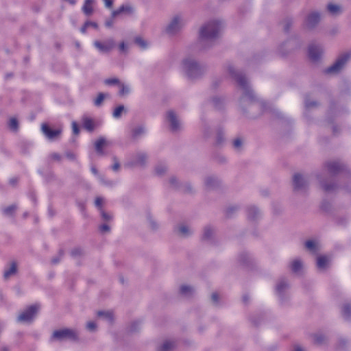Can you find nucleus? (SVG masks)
Listing matches in <instances>:
<instances>
[{
  "mask_svg": "<svg viewBox=\"0 0 351 351\" xmlns=\"http://www.w3.org/2000/svg\"><path fill=\"white\" fill-rule=\"evenodd\" d=\"M173 231L176 235L179 237L188 238L193 234L194 230L190 223L181 221L175 226Z\"/></svg>",
  "mask_w": 351,
  "mask_h": 351,
  "instance_id": "obj_9",
  "label": "nucleus"
},
{
  "mask_svg": "<svg viewBox=\"0 0 351 351\" xmlns=\"http://www.w3.org/2000/svg\"><path fill=\"white\" fill-rule=\"evenodd\" d=\"M108 95H109L108 93H99L98 94L97 97L94 101L95 106H100L102 104V103H103L104 100L105 99V98L106 97H108Z\"/></svg>",
  "mask_w": 351,
  "mask_h": 351,
  "instance_id": "obj_39",
  "label": "nucleus"
},
{
  "mask_svg": "<svg viewBox=\"0 0 351 351\" xmlns=\"http://www.w3.org/2000/svg\"><path fill=\"white\" fill-rule=\"evenodd\" d=\"M346 345H347V341L344 339H341L338 343L337 349L339 351H343L344 350V348L346 346Z\"/></svg>",
  "mask_w": 351,
  "mask_h": 351,
  "instance_id": "obj_57",
  "label": "nucleus"
},
{
  "mask_svg": "<svg viewBox=\"0 0 351 351\" xmlns=\"http://www.w3.org/2000/svg\"><path fill=\"white\" fill-rule=\"evenodd\" d=\"M145 132V128L143 126H137L132 130V138L136 140L143 135Z\"/></svg>",
  "mask_w": 351,
  "mask_h": 351,
  "instance_id": "obj_34",
  "label": "nucleus"
},
{
  "mask_svg": "<svg viewBox=\"0 0 351 351\" xmlns=\"http://www.w3.org/2000/svg\"><path fill=\"white\" fill-rule=\"evenodd\" d=\"M326 337L323 335H316L315 336V341L317 344H323L326 342Z\"/></svg>",
  "mask_w": 351,
  "mask_h": 351,
  "instance_id": "obj_46",
  "label": "nucleus"
},
{
  "mask_svg": "<svg viewBox=\"0 0 351 351\" xmlns=\"http://www.w3.org/2000/svg\"><path fill=\"white\" fill-rule=\"evenodd\" d=\"M17 272V264L16 262H12L9 268L5 269L3 273V277L5 280L15 275Z\"/></svg>",
  "mask_w": 351,
  "mask_h": 351,
  "instance_id": "obj_26",
  "label": "nucleus"
},
{
  "mask_svg": "<svg viewBox=\"0 0 351 351\" xmlns=\"http://www.w3.org/2000/svg\"><path fill=\"white\" fill-rule=\"evenodd\" d=\"M134 12L135 8L130 3H126L122 5L119 9L114 10L112 12V18H115L121 14L130 16H132L134 14Z\"/></svg>",
  "mask_w": 351,
  "mask_h": 351,
  "instance_id": "obj_16",
  "label": "nucleus"
},
{
  "mask_svg": "<svg viewBox=\"0 0 351 351\" xmlns=\"http://www.w3.org/2000/svg\"><path fill=\"white\" fill-rule=\"evenodd\" d=\"M321 16L317 12L310 13L306 18L304 21L305 27L308 29H314L319 23Z\"/></svg>",
  "mask_w": 351,
  "mask_h": 351,
  "instance_id": "obj_14",
  "label": "nucleus"
},
{
  "mask_svg": "<svg viewBox=\"0 0 351 351\" xmlns=\"http://www.w3.org/2000/svg\"><path fill=\"white\" fill-rule=\"evenodd\" d=\"M94 3V0H85L84 3L82 8L83 13L86 16H90L93 14L94 9L93 4Z\"/></svg>",
  "mask_w": 351,
  "mask_h": 351,
  "instance_id": "obj_25",
  "label": "nucleus"
},
{
  "mask_svg": "<svg viewBox=\"0 0 351 351\" xmlns=\"http://www.w3.org/2000/svg\"><path fill=\"white\" fill-rule=\"evenodd\" d=\"M100 213H101L102 219L104 221H110L112 220V216L110 214L105 212L103 209H101Z\"/></svg>",
  "mask_w": 351,
  "mask_h": 351,
  "instance_id": "obj_48",
  "label": "nucleus"
},
{
  "mask_svg": "<svg viewBox=\"0 0 351 351\" xmlns=\"http://www.w3.org/2000/svg\"><path fill=\"white\" fill-rule=\"evenodd\" d=\"M226 70L230 76L237 82L242 90L243 95L241 98V104L245 105V103L252 102L255 97L246 77L242 73L238 71L231 63L227 64Z\"/></svg>",
  "mask_w": 351,
  "mask_h": 351,
  "instance_id": "obj_3",
  "label": "nucleus"
},
{
  "mask_svg": "<svg viewBox=\"0 0 351 351\" xmlns=\"http://www.w3.org/2000/svg\"><path fill=\"white\" fill-rule=\"evenodd\" d=\"M219 296L218 293H213L211 295V300L213 303V304L217 305L219 302Z\"/></svg>",
  "mask_w": 351,
  "mask_h": 351,
  "instance_id": "obj_60",
  "label": "nucleus"
},
{
  "mask_svg": "<svg viewBox=\"0 0 351 351\" xmlns=\"http://www.w3.org/2000/svg\"><path fill=\"white\" fill-rule=\"evenodd\" d=\"M223 23L219 20H212L204 23L199 30L197 47L206 50L211 47L219 37Z\"/></svg>",
  "mask_w": 351,
  "mask_h": 351,
  "instance_id": "obj_1",
  "label": "nucleus"
},
{
  "mask_svg": "<svg viewBox=\"0 0 351 351\" xmlns=\"http://www.w3.org/2000/svg\"><path fill=\"white\" fill-rule=\"evenodd\" d=\"M41 130L47 138L50 140L56 138L61 132L60 130H51L46 123L42 125Z\"/></svg>",
  "mask_w": 351,
  "mask_h": 351,
  "instance_id": "obj_19",
  "label": "nucleus"
},
{
  "mask_svg": "<svg viewBox=\"0 0 351 351\" xmlns=\"http://www.w3.org/2000/svg\"><path fill=\"white\" fill-rule=\"evenodd\" d=\"M167 119L169 129L173 133H178L182 130V123L174 112L169 111L167 114Z\"/></svg>",
  "mask_w": 351,
  "mask_h": 351,
  "instance_id": "obj_11",
  "label": "nucleus"
},
{
  "mask_svg": "<svg viewBox=\"0 0 351 351\" xmlns=\"http://www.w3.org/2000/svg\"><path fill=\"white\" fill-rule=\"evenodd\" d=\"M78 332L75 330L63 328L53 331L51 341H62L65 340L77 341Z\"/></svg>",
  "mask_w": 351,
  "mask_h": 351,
  "instance_id": "obj_6",
  "label": "nucleus"
},
{
  "mask_svg": "<svg viewBox=\"0 0 351 351\" xmlns=\"http://www.w3.org/2000/svg\"><path fill=\"white\" fill-rule=\"evenodd\" d=\"M350 58L348 53L341 54L337 60L325 70V73L329 74H335L339 73L346 65Z\"/></svg>",
  "mask_w": 351,
  "mask_h": 351,
  "instance_id": "obj_8",
  "label": "nucleus"
},
{
  "mask_svg": "<svg viewBox=\"0 0 351 351\" xmlns=\"http://www.w3.org/2000/svg\"><path fill=\"white\" fill-rule=\"evenodd\" d=\"M119 93L121 96H123V95H128L130 93V88L129 87V86L125 85L121 82L119 83Z\"/></svg>",
  "mask_w": 351,
  "mask_h": 351,
  "instance_id": "obj_40",
  "label": "nucleus"
},
{
  "mask_svg": "<svg viewBox=\"0 0 351 351\" xmlns=\"http://www.w3.org/2000/svg\"><path fill=\"white\" fill-rule=\"evenodd\" d=\"M18 207L16 204H12L1 209L3 214L8 217H13Z\"/></svg>",
  "mask_w": 351,
  "mask_h": 351,
  "instance_id": "obj_29",
  "label": "nucleus"
},
{
  "mask_svg": "<svg viewBox=\"0 0 351 351\" xmlns=\"http://www.w3.org/2000/svg\"><path fill=\"white\" fill-rule=\"evenodd\" d=\"M289 267L293 273L300 274L302 272L304 265L301 259L295 258L290 263Z\"/></svg>",
  "mask_w": 351,
  "mask_h": 351,
  "instance_id": "obj_21",
  "label": "nucleus"
},
{
  "mask_svg": "<svg viewBox=\"0 0 351 351\" xmlns=\"http://www.w3.org/2000/svg\"><path fill=\"white\" fill-rule=\"evenodd\" d=\"M106 145V140L104 137H100L95 143V147L97 152L99 154H103V147Z\"/></svg>",
  "mask_w": 351,
  "mask_h": 351,
  "instance_id": "obj_33",
  "label": "nucleus"
},
{
  "mask_svg": "<svg viewBox=\"0 0 351 351\" xmlns=\"http://www.w3.org/2000/svg\"><path fill=\"white\" fill-rule=\"evenodd\" d=\"M39 310V304H36L29 306L19 313L16 321L19 323L31 324L36 317Z\"/></svg>",
  "mask_w": 351,
  "mask_h": 351,
  "instance_id": "obj_5",
  "label": "nucleus"
},
{
  "mask_svg": "<svg viewBox=\"0 0 351 351\" xmlns=\"http://www.w3.org/2000/svg\"><path fill=\"white\" fill-rule=\"evenodd\" d=\"M224 140L225 138L223 132L221 130L218 131L216 136V144L220 145L223 143Z\"/></svg>",
  "mask_w": 351,
  "mask_h": 351,
  "instance_id": "obj_44",
  "label": "nucleus"
},
{
  "mask_svg": "<svg viewBox=\"0 0 351 351\" xmlns=\"http://www.w3.org/2000/svg\"><path fill=\"white\" fill-rule=\"evenodd\" d=\"M103 202H104V199L101 197H97L95 199V205L96 207H97L99 208V210L100 211H101V209H102L101 206H102Z\"/></svg>",
  "mask_w": 351,
  "mask_h": 351,
  "instance_id": "obj_52",
  "label": "nucleus"
},
{
  "mask_svg": "<svg viewBox=\"0 0 351 351\" xmlns=\"http://www.w3.org/2000/svg\"><path fill=\"white\" fill-rule=\"evenodd\" d=\"M71 254L74 258H78L84 254V250L80 247H76L71 251Z\"/></svg>",
  "mask_w": 351,
  "mask_h": 351,
  "instance_id": "obj_42",
  "label": "nucleus"
},
{
  "mask_svg": "<svg viewBox=\"0 0 351 351\" xmlns=\"http://www.w3.org/2000/svg\"><path fill=\"white\" fill-rule=\"evenodd\" d=\"M178 293L180 295L185 298H189L195 293V289L192 285L188 284H182L179 287Z\"/></svg>",
  "mask_w": 351,
  "mask_h": 351,
  "instance_id": "obj_17",
  "label": "nucleus"
},
{
  "mask_svg": "<svg viewBox=\"0 0 351 351\" xmlns=\"http://www.w3.org/2000/svg\"><path fill=\"white\" fill-rule=\"evenodd\" d=\"M322 188L326 191H330L334 189L335 185L333 184H326L325 183H321Z\"/></svg>",
  "mask_w": 351,
  "mask_h": 351,
  "instance_id": "obj_58",
  "label": "nucleus"
},
{
  "mask_svg": "<svg viewBox=\"0 0 351 351\" xmlns=\"http://www.w3.org/2000/svg\"><path fill=\"white\" fill-rule=\"evenodd\" d=\"M97 324L94 322H88L86 324V328L91 332H94L97 330Z\"/></svg>",
  "mask_w": 351,
  "mask_h": 351,
  "instance_id": "obj_51",
  "label": "nucleus"
},
{
  "mask_svg": "<svg viewBox=\"0 0 351 351\" xmlns=\"http://www.w3.org/2000/svg\"><path fill=\"white\" fill-rule=\"evenodd\" d=\"M243 145L242 140L239 138H237L233 141V147L235 149L239 150Z\"/></svg>",
  "mask_w": 351,
  "mask_h": 351,
  "instance_id": "obj_50",
  "label": "nucleus"
},
{
  "mask_svg": "<svg viewBox=\"0 0 351 351\" xmlns=\"http://www.w3.org/2000/svg\"><path fill=\"white\" fill-rule=\"evenodd\" d=\"M62 256H63V252H62V251H60L58 255L56 257H53L51 259V263L54 264V265L58 264L60 262V261Z\"/></svg>",
  "mask_w": 351,
  "mask_h": 351,
  "instance_id": "obj_54",
  "label": "nucleus"
},
{
  "mask_svg": "<svg viewBox=\"0 0 351 351\" xmlns=\"http://www.w3.org/2000/svg\"><path fill=\"white\" fill-rule=\"evenodd\" d=\"M112 160L114 162V164L112 166V169L114 171H118L120 169V163H119V161L118 160V158L116 157V156H114L112 158Z\"/></svg>",
  "mask_w": 351,
  "mask_h": 351,
  "instance_id": "obj_49",
  "label": "nucleus"
},
{
  "mask_svg": "<svg viewBox=\"0 0 351 351\" xmlns=\"http://www.w3.org/2000/svg\"><path fill=\"white\" fill-rule=\"evenodd\" d=\"M72 129H73V132L74 134L77 135L79 134L80 129H79V127H78L77 123L75 121H73L72 123Z\"/></svg>",
  "mask_w": 351,
  "mask_h": 351,
  "instance_id": "obj_61",
  "label": "nucleus"
},
{
  "mask_svg": "<svg viewBox=\"0 0 351 351\" xmlns=\"http://www.w3.org/2000/svg\"><path fill=\"white\" fill-rule=\"evenodd\" d=\"M249 256L247 254H242L240 255L239 259L243 264H247Z\"/></svg>",
  "mask_w": 351,
  "mask_h": 351,
  "instance_id": "obj_62",
  "label": "nucleus"
},
{
  "mask_svg": "<svg viewBox=\"0 0 351 351\" xmlns=\"http://www.w3.org/2000/svg\"><path fill=\"white\" fill-rule=\"evenodd\" d=\"M289 288L288 282L285 279H282L277 283L276 289L278 295L282 297Z\"/></svg>",
  "mask_w": 351,
  "mask_h": 351,
  "instance_id": "obj_24",
  "label": "nucleus"
},
{
  "mask_svg": "<svg viewBox=\"0 0 351 351\" xmlns=\"http://www.w3.org/2000/svg\"><path fill=\"white\" fill-rule=\"evenodd\" d=\"M327 10L332 15H337L341 12V7L334 3H329L327 5Z\"/></svg>",
  "mask_w": 351,
  "mask_h": 351,
  "instance_id": "obj_36",
  "label": "nucleus"
},
{
  "mask_svg": "<svg viewBox=\"0 0 351 351\" xmlns=\"http://www.w3.org/2000/svg\"><path fill=\"white\" fill-rule=\"evenodd\" d=\"M292 351H306L304 348L299 344H295L293 347Z\"/></svg>",
  "mask_w": 351,
  "mask_h": 351,
  "instance_id": "obj_63",
  "label": "nucleus"
},
{
  "mask_svg": "<svg viewBox=\"0 0 351 351\" xmlns=\"http://www.w3.org/2000/svg\"><path fill=\"white\" fill-rule=\"evenodd\" d=\"M326 167L328 173L331 174L336 173L341 170V165L337 162H330L326 165Z\"/></svg>",
  "mask_w": 351,
  "mask_h": 351,
  "instance_id": "obj_28",
  "label": "nucleus"
},
{
  "mask_svg": "<svg viewBox=\"0 0 351 351\" xmlns=\"http://www.w3.org/2000/svg\"><path fill=\"white\" fill-rule=\"evenodd\" d=\"M204 186L207 190H212L219 186V180L215 176H207L204 178Z\"/></svg>",
  "mask_w": 351,
  "mask_h": 351,
  "instance_id": "obj_18",
  "label": "nucleus"
},
{
  "mask_svg": "<svg viewBox=\"0 0 351 351\" xmlns=\"http://www.w3.org/2000/svg\"><path fill=\"white\" fill-rule=\"evenodd\" d=\"M104 83L106 85H119L120 83V81L118 78L114 77V78H108L104 80Z\"/></svg>",
  "mask_w": 351,
  "mask_h": 351,
  "instance_id": "obj_45",
  "label": "nucleus"
},
{
  "mask_svg": "<svg viewBox=\"0 0 351 351\" xmlns=\"http://www.w3.org/2000/svg\"><path fill=\"white\" fill-rule=\"evenodd\" d=\"M308 178L307 176L295 173L293 177V184L296 191H304L308 186Z\"/></svg>",
  "mask_w": 351,
  "mask_h": 351,
  "instance_id": "obj_12",
  "label": "nucleus"
},
{
  "mask_svg": "<svg viewBox=\"0 0 351 351\" xmlns=\"http://www.w3.org/2000/svg\"><path fill=\"white\" fill-rule=\"evenodd\" d=\"M99 231L102 233L109 232L110 230V226L106 223L101 225L99 226Z\"/></svg>",
  "mask_w": 351,
  "mask_h": 351,
  "instance_id": "obj_56",
  "label": "nucleus"
},
{
  "mask_svg": "<svg viewBox=\"0 0 351 351\" xmlns=\"http://www.w3.org/2000/svg\"><path fill=\"white\" fill-rule=\"evenodd\" d=\"M261 216V210L255 206H250L247 208V217L250 220L255 221Z\"/></svg>",
  "mask_w": 351,
  "mask_h": 351,
  "instance_id": "obj_20",
  "label": "nucleus"
},
{
  "mask_svg": "<svg viewBox=\"0 0 351 351\" xmlns=\"http://www.w3.org/2000/svg\"><path fill=\"white\" fill-rule=\"evenodd\" d=\"M140 326L139 321H134L131 323L130 326V332H136L138 330Z\"/></svg>",
  "mask_w": 351,
  "mask_h": 351,
  "instance_id": "obj_47",
  "label": "nucleus"
},
{
  "mask_svg": "<svg viewBox=\"0 0 351 351\" xmlns=\"http://www.w3.org/2000/svg\"><path fill=\"white\" fill-rule=\"evenodd\" d=\"M169 187L182 191L185 193H191L193 188L190 183H181L176 176H171L169 178Z\"/></svg>",
  "mask_w": 351,
  "mask_h": 351,
  "instance_id": "obj_10",
  "label": "nucleus"
},
{
  "mask_svg": "<svg viewBox=\"0 0 351 351\" xmlns=\"http://www.w3.org/2000/svg\"><path fill=\"white\" fill-rule=\"evenodd\" d=\"M115 43L113 39H109L104 43H101L98 40L94 42V46L101 53H108L114 47Z\"/></svg>",
  "mask_w": 351,
  "mask_h": 351,
  "instance_id": "obj_15",
  "label": "nucleus"
},
{
  "mask_svg": "<svg viewBox=\"0 0 351 351\" xmlns=\"http://www.w3.org/2000/svg\"><path fill=\"white\" fill-rule=\"evenodd\" d=\"M123 112L126 113L127 110L123 105H120L114 110L112 116L114 119H119Z\"/></svg>",
  "mask_w": 351,
  "mask_h": 351,
  "instance_id": "obj_37",
  "label": "nucleus"
},
{
  "mask_svg": "<svg viewBox=\"0 0 351 351\" xmlns=\"http://www.w3.org/2000/svg\"><path fill=\"white\" fill-rule=\"evenodd\" d=\"M99 180L101 182L106 186H112L114 185V182L111 180H106L103 176H99Z\"/></svg>",
  "mask_w": 351,
  "mask_h": 351,
  "instance_id": "obj_59",
  "label": "nucleus"
},
{
  "mask_svg": "<svg viewBox=\"0 0 351 351\" xmlns=\"http://www.w3.org/2000/svg\"><path fill=\"white\" fill-rule=\"evenodd\" d=\"M343 316L346 319H351V306L349 304H345L342 309Z\"/></svg>",
  "mask_w": 351,
  "mask_h": 351,
  "instance_id": "obj_38",
  "label": "nucleus"
},
{
  "mask_svg": "<svg viewBox=\"0 0 351 351\" xmlns=\"http://www.w3.org/2000/svg\"><path fill=\"white\" fill-rule=\"evenodd\" d=\"M49 158L51 160L61 161L62 156L58 153H52L50 154Z\"/></svg>",
  "mask_w": 351,
  "mask_h": 351,
  "instance_id": "obj_53",
  "label": "nucleus"
},
{
  "mask_svg": "<svg viewBox=\"0 0 351 351\" xmlns=\"http://www.w3.org/2000/svg\"><path fill=\"white\" fill-rule=\"evenodd\" d=\"M97 315L99 317H101L109 322H112L113 320V313L110 311H99Z\"/></svg>",
  "mask_w": 351,
  "mask_h": 351,
  "instance_id": "obj_31",
  "label": "nucleus"
},
{
  "mask_svg": "<svg viewBox=\"0 0 351 351\" xmlns=\"http://www.w3.org/2000/svg\"><path fill=\"white\" fill-rule=\"evenodd\" d=\"M9 127L13 131H16L19 128V123L16 119L11 118L9 121Z\"/></svg>",
  "mask_w": 351,
  "mask_h": 351,
  "instance_id": "obj_41",
  "label": "nucleus"
},
{
  "mask_svg": "<svg viewBox=\"0 0 351 351\" xmlns=\"http://www.w3.org/2000/svg\"><path fill=\"white\" fill-rule=\"evenodd\" d=\"M180 70L183 75L189 81L201 79L206 73V66L191 56L184 58L180 63Z\"/></svg>",
  "mask_w": 351,
  "mask_h": 351,
  "instance_id": "obj_2",
  "label": "nucleus"
},
{
  "mask_svg": "<svg viewBox=\"0 0 351 351\" xmlns=\"http://www.w3.org/2000/svg\"><path fill=\"white\" fill-rule=\"evenodd\" d=\"M324 51L323 47L319 44L311 43L308 46V56L313 61L319 60L324 54Z\"/></svg>",
  "mask_w": 351,
  "mask_h": 351,
  "instance_id": "obj_13",
  "label": "nucleus"
},
{
  "mask_svg": "<svg viewBox=\"0 0 351 351\" xmlns=\"http://www.w3.org/2000/svg\"><path fill=\"white\" fill-rule=\"evenodd\" d=\"M212 101L216 108H220L223 103V100L219 97H214Z\"/></svg>",
  "mask_w": 351,
  "mask_h": 351,
  "instance_id": "obj_55",
  "label": "nucleus"
},
{
  "mask_svg": "<svg viewBox=\"0 0 351 351\" xmlns=\"http://www.w3.org/2000/svg\"><path fill=\"white\" fill-rule=\"evenodd\" d=\"M82 125L84 128L90 132L93 131L95 128L93 120L88 117L82 118Z\"/></svg>",
  "mask_w": 351,
  "mask_h": 351,
  "instance_id": "obj_30",
  "label": "nucleus"
},
{
  "mask_svg": "<svg viewBox=\"0 0 351 351\" xmlns=\"http://www.w3.org/2000/svg\"><path fill=\"white\" fill-rule=\"evenodd\" d=\"M214 233H215V230L213 227L211 226H206L204 228V231H203V239L204 240H209L214 235Z\"/></svg>",
  "mask_w": 351,
  "mask_h": 351,
  "instance_id": "obj_35",
  "label": "nucleus"
},
{
  "mask_svg": "<svg viewBox=\"0 0 351 351\" xmlns=\"http://www.w3.org/2000/svg\"><path fill=\"white\" fill-rule=\"evenodd\" d=\"M176 347V342L171 339L164 340L158 347V351H173Z\"/></svg>",
  "mask_w": 351,
  "mask_h": 351,
  "instance_id": "obj_22",
  "label": "nucleus"
},
{
  "mask_svg": "<svg viewBox=\"0 0 351 351\" xmlns=\"http://www.w3.org/2000/svg\"><path fill=\"white\" fill-rule=\"evenodd\" d=\"M167 166L163 162H160L155 168V176H162L167 172Z\"/></svg>",
  "mask_w": 351,
  "mask_h": 351,
  "instance_id": "obj_32",
  "label": "nucleus"
},
{
  "mask_svg": "<svg viewBox=\"0 0 351 351\" xmlns=\"http://www.w3.org/2000/svg\"><path fill=\"white\" fill-rule=\"evenodd\" d=\"M186 24V20L182 14H174L169 20L165 27V32L169 36H173L178 34Z\"/></svg>",
  "mask_w": 351,
  "mask_h": 351,
  "instance_id": "obj_4",
  "label": "nucleus"
},
{
  "mask_svg": "<svg viewBox=\"0 0 351 351\" xmlns=\"http://www.w3.org/2000/svg\"><path fill=\"white\" fill-rule=\"evenodd\" d=\"M330 260L326 256H319L317 258V267L320 271H324L329 265Z\"/></svg>",
  "mask_w": 351,
  "mask_h": 351,
  "instance_id": "obj_23",
  "label": "nucleus"
},
{
  "mask_svg": "<svg viewBox=\"0 0 351 351\" xmlns=\"http://www.w3.org/2000/svg\"><path fill=\"white\" fill-rule=\"evenodd\" d=\"M305 247L312 253H316L319 250V243L315 240H308L304 243Z\"/></svg>",
  "mask_w": 351,
  "mask_h": 351,
  "instance_id": "obj_27",
  "label": "nucleus"
},
{
  "mask_svg": "<svg viewBox=\"0 0 351 351\" xmlns=\"http://www.w3.org/2000/svg\"><path fill=\"white\" fill-rule=\"evenodd\" d=\"M134 41L142 49H145L147 46V42L141 37H136Z\"/></svg>",
  "mask_w": 351,
  "mask_h": 351,
  "instance_id": "obj_43",
  "label": "nucleus"
},
{
  "mask_svg": "<svg viewBox=\"0 0 351 351\" xmlns=\"http://www.w3.org/2000/svg\"><path fill=\"white\" fill-rule=\"evenodd\" d=\"M66 157L71 160H75L76 159L75 155L70 152L66 153Z\"/></svg>",
  "mask_w": 351,
  "mask_h": 351,
  "instance_id": "obj_64",
  "label": "nucleus"
},
{
  "mask_svg": "<svg viewBox=\"0 0 351 351\" xmlns=\"http://www.w3.org/2000/svg\"><path fill=\"white\" fill-rule=\"evenodd\" d=\"M148 156L145 152H137L134 154L131 159L125 163L126 168L133 169L134 167L145 168L147 164Z\"/></svg>",
  "mask_w": 351,
  "mask_h": 351,
  "instance_id": "obj_7",
  "label": "nucleus"
}]
</instances>
